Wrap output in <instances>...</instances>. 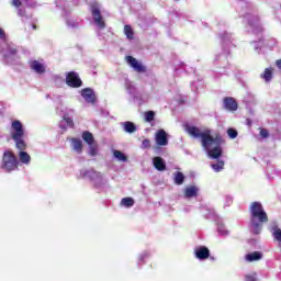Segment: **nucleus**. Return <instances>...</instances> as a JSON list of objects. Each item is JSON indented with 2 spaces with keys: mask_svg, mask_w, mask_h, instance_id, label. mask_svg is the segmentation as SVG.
<instances>
[{
  "mask_svg": "<svg viewBox=\"0 0 281 281\" xmlns=\"http://www.w3.org/2000/svg\"><path fill=\"white\" fill-rule=\"evenodd\" d=\"M187 133L194 137L195 139L201 138V145L204 149H206L207 155L211 159H220L223 157V144H225V139L221 134H216L215 137L212 136V132L206 130L201 132V130L196 126H187Z\"/></svg>",
  "mask_w": 281,
  "mask_h": 281,
  "instance_id": "nucleus-1",
  "label": "nucleus"
},
{
  "mask_svg": "<svg viewBox=\"0 0 281 281\" xmlns=\"http://www.w3.org/2000/svg\"><path fill=\"white\" fill-rule=\"evenodd\" d=\"M146 257H148V255H143V256H140V260H144V258H146Z\"/></svg>",
  "mask_w": 281,
  "mask_h": 281,
  "instance_id": "nucleus-40",
  "label": "nucleus"
},
{
  "mask_svg": "<svg viewBox=\"0 0 281 281\" xmlns=\"http://www.w3.org/2000/svg\"><path fill=\"white\" fill-rule=\"evenodd\" d=\"M211 168L214 170V172H221L225 168V161L218 160L217 164H212Z\"/></svg>",
  "mask_w": 281,
  "mask_h": 281,
  "instance_id": "nucleus-24",
  "label": "nucleus"
},
{
  "mask_svg": "<svg viewBox=\"0 0 281 281\" xmlns=\"http://www.w3.org/2000/svg\"><path fill=\"white\" fill-rule=\"evenodd\" d=\"M5 38V31H3V29L0 27V40Z\"/></svg>",
  "mask_w": 281,
  "mask_h": 281,
  "instance_id": "nucleus-38",
  "label": "nucleus"
},
{
  "mask_svg": "<svg viewBox=\"0 0 281 281\" xmlns=\"http://www.w3.org/2000/svg\"><path fill=\"white\" fill-rule=\"evenodd\" d=\"M250 212V227L255 235L262 233V225L269 223V215L265 211V206L260 202H252L249 206Z\"/></svg>",
  "mask_w": 281,
  "mask_h": 281,
  "instance_id": "nucleus-2",
  "label": "nucleus"
},
{
  "mask_svg": "<svg viewBox=\"0 0 281 281\" xmlns=\"http://www.w3.org/2000/svg\"><path fill=\"white\" fill-rule=\"evenodd\" d=\"M66 85L71 89H80L82 87V79L76 71H69L66 76Z\"/></svg>",
  "mask_w": 281,
  "mask_h": 281,
  "instance_id": "nucleus-4",
  "label": "nucleus"
},
{
  "mask_svg": "<svg viewBox=\"0 0 281 281\" xmlns=\"http://www.w3.org/2000/svg\"><path fill=\"white\" fill-rule=\"evenodd\" d=\"M72 150L80 155L82 153V140L80 138H71Z\"/></svg>",
  "mask_w": 281,
  "mask_h": 281,
  "instance_id": "nucleus-14",
  "label": "nucleus"
},
{
  "mask_svg": "<svg viewBox=\"0 0 281 281\" xmlns=\"http://www.w3.org/2000/svg\"><path fill=\"white\" fill-rule=\"evenodd\" d=\"M126 60L134 71H137V74H146V66L142 65L135 57L126 56Z\"/></svg>",
  "mask_w": 281,
  "mask_h": 281,
  "instance_id": "nucleus-7",
  "label": "nucleus"
},
{
  "mask_svg": "<svg viewBox=\"0 0 281 281\" xmlns=\"http://www.w3.org/2000/svg\"><path fill=\"white\" fill-rule=\"evenodd\" d=\"M173 181L176 186H183V181H186V176H183V172L177 171L173 173Z\"/></svg>",
  "mask_w": 281,
  "mask_h": 281,
  "instance_id": "nucleus-19",
  "label": "nucleus"
},
{
  "mask_svg": "<svg viewBox=\"0 0 281 281\" xmlns=\"http://www.w3.org/2000/svg\"><path fill=\"white\" fill-rule=\"evenodd\" d=\"M91 14L95 25H98L100 30H104V27H106V23L104 22V19H102V12L100 11V7L98 4L91 5Z\"/></svg>",
  "mask_w": 281,
  "mask_h": 281,
  "instance_id": "nucleus-5",
  "label": "nucleus"
},
{
  "mask_svg": "<svg viewBox=\"0 0 281 281\" xmlns=\"http://www.w3.org/2000/svg\"><path fill=\"white\" fill-rule=\"evenodd\" d=\"M156 143L158 146H168V134H166V131L159 130L156 133Z\"/></svg>",
  "mask_w": 281,
  "mask_h": 281,
  "instance_id": "nucleus-11",
  "label": "nucleus"
},
{
  "mask_svg": "<svg viewBox=\"0 0 281 281\" xmlns=\"http://www.w3.org/2000/svg\"><path fill=\"white\" fill-rule=\"evenodd\" d=\"M12 139L15 143V148H18V150L23 151L27 148V144L25 143L23 137L12 138Z\"/></svg>",
  "mask_w": 281,
  "mask_h": 281,
  "instance_id": "nucleus-17",
  "label": "nucleus"
},
{
  "mask_svg": "<svg viewBox=\"0 0 281 281\" xmlns=\"http://www.w3.org/2000/svg\"><path fill=\"white\" fill-rule=\"evenodd\" d=\"M11 5L14 8H21L23 5V2L21 0H12Z\"/></svg>",
  "mask_w": 281,
  "mask_h": 281,
  "instance_id": "nucleus-36",
  "label": "nucleus"
},
{
  "mask_svg": "<svg viewBox=\"0 0 281 281\" xmlns=\"http://www.w3.org/2000/svg\"><path fill=\"white\" fill-rule=\"evenodd\" d=\"M16 48L9 47L8 53L4 55V58H10V56H16Z\"/></svg>",
  "mask_w": 281,
  "mask_h": 281,
  "instance_id": "nucleus-33",
  "label": "nucleus"
},
{
  "mask_svg": "<svg viewBox=\"0 0 281 281\" xmlns=\"http://www.w3.org/2000/svg\"><path fill=\"white\" fill-rule=\"evenodd\" d=\"M145 122L150 123L155 121V111H147L144 114Z\"/></svg>",
  "mask_w": 281,
  "mask_h": 281,
  "instance_id": "nucleus-29",
  "label": "nucleus"
},
{
  "mask_svg": "<svg viewBox=\"0 0 281 281\" xmlns=\"http://www.w3.org/2000/svg\"><path fill=\"white\" fill-rule=\"evenodd\" d=\"M224 109H226V111H238V102H236V99L232 98V97H225L224 100Z\"/></svg>",
  "mask_w": 281,
  "mask_h": 281,
  "instance_id": "nucleus-9",
  "label": "nucleus"
},
{
  "mask_svg": "<svg viewBox=\"0 0 281 281\" xmlns=\"http://www.w3.org/2000/svg\"><path fill=\"white\" fill-rule=\"evenodd\" d=\"M83 142H86V144L91 145V144H95V138L93 137V134L89 131H85L82 132L81 135Z\"/></svg>",
  "mask_w": 281,
  "mask_h": 281,
  "instance_id": "nucleus-15",
  "label": "nucleus"
},
{
  "mask_svg": "<svg viewBox=\"0 0 281 281\" xmlns=\"http://www.w3.org/2000/svg\"><path fill=\"white\" fill-rule=\"evenodd\" d=\"M86 175H88V177H91L92 179H102V173L93 169H90L89 171H87Z\"/></svg>",
  "mask_w": 281,
  "mask_h": 281,
  "instance_id": "nucleus-30",
  "label": "nucleus"
},
{
  "mask_svg": "<svg viewBox=\"0 0 281 281\" xmlns=\"http://www.w3.org/2000/svg\"><path fill=\"white\" fill-rule=\"evenodd\" d=\"M90 150H89V155L90 157H95L98 156V143H92L90 145H88Z\"/></svg>",
  "mask_w": 281,
  "mask_h": 281,
  "instance_id": "nucleus-28",
  "label": "nucleus"
},
{
  "mask_svg": "<svg viewBox=\"0 0 281 281\" xmlns=\"http://www.w3.org/2000/svg\"><path fill=\"white\" fill-rule=\"evenodd\" d=\"M1 168L4 172H14V170H19V158L14 155V151L10 149L3 151Z\"/></svg>",
  "mask_w": 281,
  "mask_h": 281,
  "instance_id": "nucleus-3",
  "label": "nucleus"
},
{
  "mask_svg": "<svg viewBox=\"0 0 281 281\" xmlns=\"http://www.w3.org/2000/svg\"><path fill=\"white\" fill-rule=\"evenodd\" d=\"M63 120H64V122H66V125L68 126V128H75V127H76V125H75V123H74V119H71V117L69 116V114H65V115L63 116Z\"/></svg>",
  "mask_w": 281,
  "mask_h": 281,
  "instance_id": "nucleus-26",
  "label": "nucleus"
},
{
  "mask_svg": "<svg viewBox=\"0 0 281 281\" xmlns=\"http://www.w3.org/2000/svg\"><path fill=\"white\" fill-rule=\"evenodd\" d=\"M246 260L248 262H255L256 260H262V252L254 251L251 254L246 255Z\"/></svg>",
  "mask_w": 281,
  "mask_h": 281,
  "instance_id": "nucleus-16",
  "label": "nucleus"
},
{
  "mask_svg": "<svg viewBox=\"0 0 281 281\" xmlns=\"http://www.w3.org/2000/svg\"><path fill=\"white\" fill-rule=\"evenodd\" d=\"M32 27H33V30H36V24H33Z\"/></svg>",
  "mask_w": 281,
  "mask_h": 281,
  "instance_id": "nucleus-41",
  "label": "nucleus"
},
{
  "mask_svg": "<svg viewBox=\"0 0 281 281\" xmlns=\"http://www.w3.org/2000/svg\"><path fill=\"white\" fill-rule=\"evenodd\" d=\"M124 34L128 41H133L135 38V32L133 31V26L125 24L124 26Z\"/></svg>",
  "mask_w": 281,
  "mask_h": 281,
  "instance_id": "nucleus-22",
  "label": "nucleus"
},
{
  "mask_svg": "<svg viewBox=\"0 0 281 281\" xmlns=\"http://www.w3.org/2000/svg\"><path fill=\"white\" fill-rule=\"evenodd\" d=\"M245 280H246V281H257L256 276H251V274H247V276L245 277Z\"/></svg>",
  "mask_w": 281,
  "mask_h": 281,
  "instance_id": "nucleus-37",
  "label": "nucleus"
},
{
  "mask_svg": "<svg viewBox=\"0 0 281 281\" xmlns=\"http://www.w3.org/2000/svg\"><path fill=\"white\" fill-rule=\"evenodd\" d=\"M276 65H277L278 69H281V59H278V60L276 61Z\"/></svg>",
  "mask_w": 281,
  "mask_h": 281,
  "instance_id": "nucleus-39",
  "label": "nucleus"
},
{
  "mask_svg": "<svg viewBox=\"0 0 281 281\" xmlns=\"http://www.w3.org/2000/svg\"><path fill=\"white\" fill-rule=\"evenodd\" d=\"M123 128L125 131V133H135V131H137V126L135 125V123L131 122V121H126L123 123Z\"/></svg>",
  "mask_w": 281,
  "mask_h": 281,
  "instance_id": "nucleus-18",
  "label": "nucleus"
},
{
  "mask_svg": "<svg viewBox=\"0 0 281 281\" xmlns=\"http://www.w3.org/2000/svg\"><path fill=\"white\" fill-rule=\"evenodd\" d=\"M198 192H199V189H196V187L194 186L188 187L184 191V196H187V199H192L196 196Z\"/></svg>",
  "mask_w": 281,
  "mask_h": 281,
  "instance_id": "nucleus-21",
  "label": "nucleus"
},
{
  "mask_svg": "<svg viewBox=\"0 0 281 281\" xmlns=\"http://www.w3.org/2000/svg\"><path fill=\"white\" fill-rule=\"evenodd\" d=\"M19 137H25V130L23 128V123L15 120L11 123V138L19 139Z\"/></svg>",
  "mask_w": 281,
  "mask_h": 281,
  "instance_id": "nucleus-6",
  "label": "nucleus"
},
{
  "mask_svg": "<svg viewBox=\"0 0 281 281\" xmlns=\"http://www.w3.org/2000/svg\"><path fill=\"white\" fill-rule=\"evenodd\" d=\"M30 67L33 71H35V74H45L46 71L45 64L38 60L31 61Z\"/></svg>",
  "mask_w": 281,
  "mask_h": 281,
  "instance_id": "nucleus-12",
  "label": "nucleus"
},
{
  "mask_svg": "<svg viewBox=\"0 0 281 281\" xmlns=\"http://www.w3.org/2000/svg\"><path fill=\"white\" fill-rule=\"evenodd\" d=\"M194 254L198 260H207V258H210V248L200 246L195 249Z\"/></svg>",
  "mask_w": 281,
  "mask_h": 281,
  "instance_id": "nucleus-10",
  "label": "nucleus"
},
{
  "mask_svg": "<svg viewBox=\"0 0 281 281\" xmlns=\"http://www.w3.org/2000/svg\"><path fill=\"white\" fill-rule=\"evenodd\" d=\"M113 155L116 159H119V161H128V157H126V155L120 150H114Z\"/></svg>",
  "mask_w": 281,
  "mask_h": 281,
  "instance_id": "nucleus-27",
  "label": "nucleus"
},
{
  "mask_svg": "<svg viewBox=\"0 0 281 281\" xmlns=\"http://www.w3.org/2000/svg\"><path fill=\"white\" fill-rule=\"evenodd\" d=\"M259 135H260V137H262L263 139H267V137H269V130H267V128H260Z\"/></svg>",
  "mask_w": 281,
  "mask_h": 281,
  "instance_id": "nucleus-35",
  "label": "nucleus"
},
{
  "mask_svg": "<svg viewBox=\"0 0 281 281\" xmlns=\"http://www.w3.org/2000/svg\"><path fill=\"white\" fill-rule=\"evenodd\" d=\"M153 161L156 170H159V172H164V170H166V162L164 161V158L157 156L154 157Z\"/></svg>",
  "mask_w": 281,
  "mask_h": 281,
  "instance_id": "nucleus-13",
  "label": "nucleus"
},
{
  "mask_svg": "<svg viewBox=\"0 0 281 281\" xmlns=\"http://www.w3.org/2000/svg\"><path fill=\"white\" fill-rule=\"evenodd\" d=\"M140 148H142L143 150H146V149L150 148V139H148V138L144 139V140L142 142Z\"/></svg>",
  "mask_w": 281,
  "mask_h": 281,
  "instance_id": "nucleus-34",
  "label": "nucleus"
},
{
  "mask_svg": "<svg viewBox=\"0 0 281 281\" xmlns=\"http://www.w3.org/2000/svg\"><path fill=\"white\" fill-rule=\"evenodd\" d=\"M272 236H273L274 240L280 243V246H281V229L276 227L273 233H272Z\"/></svg>",
  "mask_w": 281,
  "mask_h": 281,
  "instance_id": "nucleus-31",
  "label": "nucleus"
},
{
  "mask_svg": "<svg viewBox=\"0 0 281 281\" xmlns=\"http://www.w3.org/2000/svg\"><path fill=\"white\" fill-rule=\"evenodd\" d=\"M227 135L231 139H236L238 137V131H236L235 128L229 127L227 130Z\"/></svg>",
  "mask_w": 281,
  "mask_h": 281,
  "instance_id": "nucleus-32",
  "label": "nucleus"
},
{
  "mask_svg": "<svg viewBox=\"0 0 281 281\" xmlns=\"http://www.w3.org/2000/svg\"><path fill=\"white\" fill-rule=\"evenodd\" d=\"M81 97L88 102V104H95V92L91 88H85L81 90Z\"/></svg>",
  "mask_w": 281,
  "mask_h": 281,
  "instance_id": "nucleus-8",
  "label": "nucleus"
},
{
  "mask_svg": "<svg viewBox=\"0 0 281 281\" xmlns=\"http://www.w3.org/2000/svg\"><path fill=\"white\" fill-rule=\"evenodd\" d=\"M121 205H124V207H133L135 205V200H133V198H123L121 200Z\"/></svg>",
  "mask_w": 281,
  "mask_h": 281,
  "instance_id": "nucleus-25",
  "label": "nucleus"
},
{
  "mask_svg": "<svg viewBox=\"0 0 281 281\" xmlns=\"http://www.w3.org/2000/svg\"><path fill=\"white\" fill-rule=\"evenodd\" d=\"M19 159L21 164H25L26 166L30 164V161H32V157L30 156V154H27V151L24 150L19 153Z\"/></svg>",
  "mask_w": 281,
  "mask_h": 281,
  "instance_id": "nucleus-20",
  "label": "nucleus"
},
{
  "mask_svg": "<svg viewBox=\"0 0 281 281\" xmlns=\"http://www.w3.org/2000/svg\"><path fill=\"white\" fill-rule=\"evenodd\" d=\"M261 78L266 80V82H271L273 78V69L271 68H266L265 72L261 75Z\"/></svg>",
  "mask_w": 281,
  "mask_h": 281,
  "instance_id": "nucleus-23",
  "label": "nucleus"
}]
</instances>
